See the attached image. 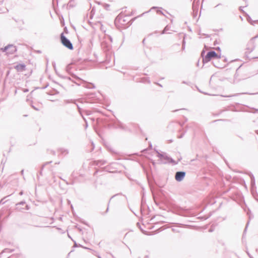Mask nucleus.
<instances>
[{
  "label": "nucleus",
  "mask_w": 258,
  "mask_h": 258,
  "mask_svg": "<svg viewBox=\"0 0 258 258\" xmlns=\"http://www.w3.org/2000/svg\"><path fill=\"white\" fill-rule=\"evenodd\" d=\"M91 86H92V84H88L86 86V87L89 88H92V87H91Z\"/></svg>",
  "instance_id": "7"
},
{
  "label": "nucleus",
  "mask_w": 258,
  "mask_h": 258,
  "mask_svg": "<svg viewBox=\"0 0 258 258\" xmlns=\"http://www.w3.org/2000/svg\"><path fill=\"white\" fill-rule=\"evenodd\" d=\"M157 153L158 154V157L160 158H164L165 159H167V160H169L170 158L169 157H168L167 156H165L163 154H162L161 153H160L159 152L157 151Z\"/></svg>",
  "instance_id": "6"
},
{
  "label": "nucleus",
  "mask_w": 258,
  "mask_h": 258,
  "mask_svg": "<svg viewBox=\"0 0 258 258\" xmlns=\"http://www.w3.org/2000/svg\"><path fill=\"white\" fill-rule=\"evenodd\" d=\"M155 7H153L151 8V9H155Z\"/></svg>",
  "instance_id": "16"
},
{
  "label": "nucleus",
  "mask_w": 258,
  "mask_h": 258,
  "mask_svg": "<svg viewBox=\"0 0 258 258\" xmlns=\"http://www.w3.org/2000/svg\"><path fill=\"white\" fill-rule=\"evenodd\" d=\"M25 65L24 64H19L15 67V69L19 72H22L25 70Z\"/></svg>",
  "instance_id": "5"
},
{
  "label": "nucleus",
  "mask_w": 258,
  "mask_h": 258,
  "mask_svg": "<svg viewBox=\"0 0 258 258\" xmlns=\"http://www.w3.org/2000/svg\"><path fill=\"white\" fill-rule=\"evenodd\" d=\"M60 39L62 44L69 49L72 50L73 49V46L71 41L67 39L63 35V33H61L60 35Z\"/></svg>",
  "instance_id": "2"
},
{
  "label": "nucleus",
  "mask_w": 258,
  "mask_h": 258,
  "mask_svg": "<svg viewBox=\"0 0 258 258\" xmlns=\"http://www.w3.org/2000/svg\"><path fill=\"white\" fill-rule=\"evenodd\" d=\"M222 5L221 4H218L217 5H216L215 7V8H218L219 6H221Z\"/></svg>",
  "instance_id": "9"
},
{
  "label": "nucleus",
  "mask_w": 258,
  "mask_h": 258,
  "mask_svg": "<svg viewBox=\"0 0 258 258\" xmlns=\"http://www.w3.org/2000/svg\"><path fill=\"white\" fill-rule=\"evenodd\" d=\"M185 175V172L183 171H178L175 174V179L177 181H181L183 180Z\"/></svg>",
  "instance_id": "4"
},
{
  "label": "nucleus",
  "mask_w": 258,
  "mask_h": 258,
  "mask_svg": "<svg viewBox=\"0 0 258 258\" xmlns=\"http://www.w3.org/2000/svg\"><path fill=\"white\" fill-rule=\"evenodd\" d=\"M118 20H121V18H120V17H118V18H116V19L115 20V23H116V22Z\"/></svg>",
  "instance_id": "8"
},
{
  "label": "nucleus",
  "mask_w": 258,
  "mask_h": 258,
  "mask_svg": "<svg viewBox=\"0 0 258 258\" xmlns=\"http://www.w3.org/2000/svg\"><path fill=\"white\" fill-rule=\"evenodd\" d=\"M184 41H183V46H182V49H184Z\"/></svg>",
  "instance_id": "12"
},
{
  "label": "nucleus",
  "mask_w": 258,
  "mask_h": 258,
  "mask_svg": "<svg viewBox=\"0 0 258 258\" xmlns=\"http://www.w3.org/2000/svg\"><path fill=\"white\" fill-rule=\"evenodd\" d=\"M22 194H23V192H22V191H21V192H20V195H22Z\"/></svg>",
  "instance_id": "13"
},
{
  "label": "nucleus",
  "mask_w": 258,
  "mask_h": 258,
  "mask_svg": "<svg viewBox=\"0 0 258 258\" xmlns=\"http://www.w3.org/2000/svg\"><path fill=\"white\" fill-rule=\"evenodd\" d=\"M25 204V202H20L19 204H20V205H23Z\"/></svg>",
  "instance_id": "11"
},
{
  "label": "nucleus",
  "mask_w": 258,
  "mask_h": 258,
  "mask_svg": "<svg viewBox=\"0 0 258 258\" xmlns=\"http://www.w3.org/2000/svg\"><path fill=\"white\" fill-rule=\"evenodd\" d=\"M231 96H228V97H231Z\"/></svg>",
  "instance_id": "17"
},
{
  "label": "nucleus",
  "mask_w": 258,
  "mask_h": 258,
  "mask_svg": "<svg viewBox=\"0 0 258 258\" xmlns=\"http://www.w3.org/2000/svg\"><path fill=\"white\" fill-rule=\"evenodd\" d=\"M160 11H158L157 13H160Z\"/></svg>",
  "instance_id": "15"
},
{
  "label": "nucleus",
  "mask_w": 258,
  "mask_h": 258,
  "mask_svg": "<svg viewBox=\"0 0 258 258\" xmlns=\"http://www.w3.org/2000/svg\"><path fill=\"white\" fill-rule=\"evenodd\" d=\"M32 107L35 109L36 110H38L39 109L38 108H37V107H35L34 106H32Z\"/></svg>",
  "instance_id": "10"
},
{
  "label": "nucleus",
  "mask_w": 258,
  "mask_h": 258,
  "mask_svg": "<svg viewBox=\"0 0 258 258\" xmlns=\"http://www.w3.org/2000/svg\"><path fill=\"white\" fill-rule=\"evenodd\" d=\"M64 152H66V154L68 153V152L67 151L64 150Z\"/></svg>",
  "instance_id": "14"
},
{
  "label": "nucleus",
  "mask_w": 258,
  "mask_h": 258,
  "mask_svg": "<svg viewBox=\"0 0 258 258\" xmlns=\"http://www.w3.org/2000/svg\"><path fill=\"white\" fill-rule=\"evenodd\" d=\"M220 56H218L214 51H211L207 53V55L203 57V61L204 63H207L213 58H220Z\"/></svg>",
  "instance_id": "1"
},
{
  "label": "nucleus",
  "mask_w": 258,
  "mask_h": 258,
  "mask_svg": "<svg viewBox=\"0 0 258 258\" xmlns=\"http://www.w3.org/2000/svg\"><path fill=\"white\" fill-rule=\"evenodd\" d=\"M3 52H7L8 54H13L17 50L16 47L13 45H8L4 48L1 49Z\"/></svg>",
  "instance_id": "3"
}]
</instances>
